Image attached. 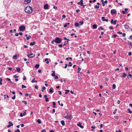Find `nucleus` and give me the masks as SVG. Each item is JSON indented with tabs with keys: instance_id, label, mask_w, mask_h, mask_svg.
<instances>
[{
	"instance_id": "nucleus-43",
	"label": "nucleus",
	"mask_w": 132,
	"mask_h": 132,
	"mask_svg": "<svg viewBox=\"0 0 132 132\" xmlns=\"http://www.w3.org/2000/svg\"><path fill=\"white\" fill-rule=\"evenodd\" d=\"M15 132H20V131L19 129H17L15 131Z\"/></svg>"
},
{
	"instance_id": "nucleus-9",
	"label": "nucleus",
	"mask_w": 132,
	"mask_h": 132,
	"mask_svg": "<svg viewBox=\"0 0 132 132\" xmlns=\"http://www.w3.org/2000/svg\"><path fill=\"white\" fill-rule=\"evenodd\" d=\"M48 5L47 4L44 5V8L45 9H48Z\"/></svg>"
},
{
	"instance_id": "nucleus-46",
	"label": "nucleus",
	"mask_w": 132,
	"mask_h": 132,
	"mask_svg": "<svg viewBox=\"0 0 132 132\" xmlns=\"http://www.w3.org/2000/svg\"><path fill=\"white\" fill-rule=\"evenodd\" d=\"M13 77L15 78H17L18 77V76L15 75H14L13 76Z\"/></svg>"
},
{
	"instance_id": "nucleus-19",
	"label": "nucleus",
	"mask_w": 132,
	"mask_h": 132,
	"mask_svg": "<svg viewBox=\"0 0 132 132\" xmlns=\"http://www.w3.org/2000/svg\"><path fill=\"white\" fill-rule=\"evenodd\" d=\"M61 123L62 125L63 126L65 125V122L63 120H62L61 121Z\"/></svg>"
},
{
	"instance_id": "nucleus-14",
	"label": "nucleus",
	"mask_w": 132,
	"mask_h": 132,
	"mask_svg": "<svg viewBox=\"0 0 132 132\" xmlns=\"http://www.w3.org/2000/svg\"><path fill=\"white\" fill-rule=\"evenodd\" d=\"M124 27L126 29H128L130 28L129 27L128 25L126 24L125 25Z\"/></svg>"
},
{
	"instance_id": "nucleus-64",
	"label": "nucleus",
	"mask_w": 132,
	"mask_h": 132,
	"mask_svg": "<svg viewBox=\"0 0 132 132\" xmlns=\"http://www.w3.org/2000/svg\"><path fill=\"white\" fill-rule=\"evenodd\" d=\"M35 88L36 89H37L38 88V86L37 85H35Z\"/></svg>"
},
{
	"instance_id": "nucleus-39",
	"label": "nucleus",
	"mask_w": 132,
	"mask_h": 132,
	"mask_svg": "<svg viewBox=\"0 0 132 132\" xmlns=\"http://www.w3.org/2000/svg\"><path fill=\"white\" fill-rule=\"evenodd\" d=\"M2 79L1 78H0V85H2Z\"/></svg>"
},
{
	"instance_id": "nucleus-12",
	"label": "nucleus",
	"mask_w": 132,
	"mask_h": 132,
	"mask_svg": "<svg viewBox=\"0 0 132 132\" xmlns=\"http://www.w3.org/2000/svg\"><path fill=\"white\" fill-rule=\"evenodd\" d=\"M80 2L81 3V5L83 6H86L85 5H83L84 4L83 3V0H80Z\"/></svg>"
},
{
	"instance_id": "nucleus-15",
	"label": "nucleus",
	"mask_w": 132,
	"mask_h": 132,
	"mask_svg": "<svg viewBox=\"0 0 132 132\" xmlns=\"http://www.w3.org/2000/svg\"><path fill=\"white\" fill-rule=\"evenodd\" d=\"M35 42H31L30 43V45L31 46H33L35 44Z\"/></svg>"
},
{
	"instance_id": "nucleus-63",
	"label": "nucleus",
	"mask_w": 132,
	"mask_h": 132,
	"mask_svg": "<svg viewBox=\"0 0 132 132\" xmlns=\"http://www.w3.org/2000/svg\"><path fill=\"white\" fill-rule=\"evenodd\" d=\"M19 34L21 36L22 35V33L21 32H20L19 33Z\"/></svg>"
},
{
	"instance_id": "nucleus-16",
	"label": "nucleus",
	"mask_w": 132,
	"mask_h": 132,
	"mask_svg": "<svg viewBox=\"0 0 132 132\" xmlns=\"http://www.w3.org/2000/svg\"><path fill=\"white\" fill-rule=\"evenodd\" d=\"M75 26L76 27H78L79 26V25H80V24H79V23H77V22H76L75 23Z\"/></svg>"
},
{
	"instance_id": "nucleus-31",
	"label": "nucleus",
	"mask_w": 132,
	"mask_h": 132,
	"mask_svg": "<svg viewBox=\"0 0 132 132\" xmlns=\"http://www.w3.org/2000/svg\"><path fill=\"white\" fill-rule=\"evenodd\" d=\"M101 19H102V21H105V19L104 17H102Z\"/></svg>"
},
{
	"instance_id": "nucleus-21",
	"label": "nucleus",
	"mask_w": 132,
	"mask_h": 132,
	"mask_svg": "<svg viewBox=\"0 0 132 132\" xmlns=\"http://www.w3.org/2000/svg\"><path fill=\"white\" fill-rule=\"evenodd\" d=\"M39 64H36L35 66V68L36 69H37L39 68Z\"/></svg>"
},
{
	"instance_id": "nucleus-52",
	"label": "nucleus",
	"mask_w": 132,
	"mask_h": 132,
	"mask_svg": "<svg viewBox=\"0 0 132 132\" xmlns=\"http://www.w3.org/2000/svg\"><path fill=\"white\" fill-rule=\"evenodd\" d=\"M131 52H129L128 53V55L129 56H130L131 55Z\"/></svg>"
},
{
	"instance_id": "nucleus-51",
	"label": "nucleus",
	"mask_w": 132,
	"mask_h": 132,
	"mask_svg": "<svg viewBox=\"0 0 132 132\" xmlns=\"http://www.w3.org/2000/svg\"><path fill=\"white\" fill-rule=\"evenodd\" d=\"M29 95V94L28 93H26L24 94V95L25 96H27Z\"/></svg>"
},
{
	"instance_id": "nucleus-50",
	"label": "nucleus",
	"mask_w": 132,
	"mask_h": 132,
	"mask_svg": "<svg viewBox=\"0 0 132 132\" xmlns=\"http://www.w3.org/2000/svg\"><path fill=\"white\" fill-rule=\"evenodd\" d=\"M109 29H113V28L112 26H110L109 27Z\"/></svg>"
},
{
	"instance_id": "nucleus-42",
	"label": "nucleus",
	"mask_w": 132,
	"mask_h": 132,
	"mask_svg": "<svg viewBox=\"0 0 132 132\" xmlns=\"http://www.w3.org/2000/svg\"><path fill=\"white\" fill-rule=\"evenodd\" d=\"M100 28H101V29L102 30H103V28H102V27H99V28H98V30H100Z\"/></svg>"
},
{
	"instance_id": "nucleus-25",
	"label": "nucleus",
	"mask_w": 132,
	"mask_h": 132,
	"mask_svg": "<svg viewBox=\"0 0 132 132\" xmlns=\"http://www.w3.org/2000/svg\"><path fill=\"white\" fill-rule=\"evenodd\" d=\"M69 59H70V60H72V58L71 57H68L66 59V60H68Z\"/></svg>"
},
{
	"instance_id": "nucleus-60",
	"label": "nucleus",
	"mask_w": 132,
	"mask_h": 132,
	"mask_svg": "<svg viewBox=\"0 0 132 132\" xmlns=\"http://www.w3.org/2000/svg\"><path fill=\"white\" fill-rule=\"evenodd\" d=\"M12 68H8V69L9 70H10L11 71L12 70Z\"/></svg>"
},
{
	"instance_id": "nucleus-37",
	"label": "nucleus",
	"mask_w": 132,
	"mask_h": 132,
	"mask_svg": "<svg viewBox=\"0 0 132 132\" xmlns=\"http://www.w3.org/2000/svg\"><path fill=\"white\" fill-rule=\"evenodd\" d=\"M31 82L32 83L37 82V81L36 80H33L31 81Z\"/></svg>"
},
{
	"instance_id": "nucleus-38",
	"label": "nucleus",
	"mask_w": 132,
	"mask_h": 132,
	"mask_svg": "<svg viewBox=\"0 0 132 132\" xmlns=\"http://www.w3.org/2000/svg\"><path fill=\"white\" fill-rule=\"evenodd\" d=\"M117 35H116L114 34L112 36V37L113 38H116L117 37Z\"/></svg>"
},
{
	"instance_id": "nucleus-4",
	"label": "nucleus",
	"mask_w": 132,
	"mask_h": 132,
	"mask_svg": "<svg viewBox=\"0 0 132 132\" xmlns=\"http://www.w3.org/2000/svg\"><path fill=\"white\" fill-rule=\"evenodd\" d=\"M27 56L29 58H32L35 56V55L34 53H32L30 54H27Z\"/></svg>"
},
{
	"instance_id": "nucleus-17",
	"label": "nucleus",
	"mask_w": 132,
	"mask_h": 132,
	"mask_svg": "<svg viewBox=\"0 0 132 132\" xmlns=\"http://www.w3.org/2000/svg\"><path fill=\"white\" fill-rule=\"evenodd\" d=\"M97 26L96 24H94L93 25L92 27L93 28L96 29L97 28Z\"/></svg>"
},
{
	"instance_id": "nucleus-2",
	"label": "nucleus",
	"mask_w": 132,
	"mask_h": 132,
	"mask_svg": "<svg viewBox=\"0 0 132 132\" xmlns=\"http://www.w3.org/2000/svg\"><path fill=\"white\" fill-rule=\"evenodd\" d=\"M25 11L27 13L30 14L32 12V8L31 6H27L25 9Z\"/></svg>"
},
{
	"instance_id": "nucleus-53",
	"label": "nucleus",
	"mask_w": 132,
	"mask_h": 132,
	"mask_svg": "<svg viewBox=\"0 0 132 132\" xmlns=\"http://www.w3.org/2000/svg\"><path fill=\"white\" fill-rule=\"evenodd\" d=\"M15 95H14L12 97V99H15Z\"/></svg>"
},
{
	"instance_id": "nucleus-30",
	"label": "nucleus",
	"mask_w": 132,
	"mask_h": 132,
	"mask_svg": "<svg viewBox=\"0 0 132 132\" xmlns=\"http://www.w3.org/2000/svg\"><path fill=\"white\" fill-rule=\"evenodd\" d=\"M94 8L96 9H98L100 7L99 6H97L96 5L94 6Z\"/></svg>"
},
{
	"instance_id": "nucleus-8",
	"label": "nucleus",
	"mask_w": 132,
	"mask_h": 132,
	"mask_svg": "<svg viewBox=\"0 0 132 132\" xmlns=\"http://www.w3.org/2000/svg\"><path fill=\"white\" fill-rule=\"evenodd\" d=\"M117 22V20H115L114 21L112 19L111 20V24H115Z\"/></svg>"
},
{
	"instance_id": "nucleus-13",
	"label": "nucleus",
	"mask_w": 132,
	"mask_h": 132,
	"mask_svg": "<svg viewBox=\"0 0 132 132\" xmlns=\"http://www.w3.org/2000/svg\"><path fill=\"white\" fill-rule=\"evenodd\" d=\"M128 43L131 47H132V43L131 42H129V41H128Z\"/></svg>"
},
{
	"instance_id": "nucleus-41",
	"label": "nucleus",
	"mask_w": 132,
	"mask_h": 132,
	"mask_svg": "<svg viewBox=\"0 0 132 132\" xmlns=\"http://www.w3.org/2000/svg\"><path fill=\"white\" fill-rule=\"evenodd\" d=\"M45 101L46 102H48L49 101V99H48V98L47 97L46 98H45Z\"/></svg>"
},
{
	"instance_id": "nucleus-33",
	"label": "nucleus",
	"mask_w": 132,
	"mask_h": 132,
	"mask_svg": "<svg viewBox=\"0 0 132 132\" xmlns=\"http://www.w3.org/2000/svg\"><path fill=\"white\" fill-rule=\"evenodd\" d=\"M57 102L59 104V105H61V106H63V104L62 103H61V104H60V101H58Z\"/></svg>"
},
{
	"instance_id": "nucleus-55",
	"label": "nucleus",
	"mask_w": 132,
	"mask_h": 132,
	"mask_svg": "<svg viewBox=\"0 0 132 132\" xmlns=\"http://www.w3.org/2000/svg\"><path fill=\"white\" fill-rule=\"evenodd\" d=\"M53 8L55 9H57V7L56 6H54L53 7Z\"/></svg>"
},
{
	"instance_id": "nucleus-1",
	"label": "nucleus",
	"mask_w": 132,
	"mask_h": 132,
	"mask_svg": "<svg viewBox=\"0 0 132 132\" xmlns=\"http://www.w3.org/2000/svg\"><path fill=\"white\" fill-rule=\"evenodd\" d=\"M62 42V39L59 37H56L54 39H53L51 42L52 44H54V42L57 44H60Z\"/></svg>"
},
{
	"instance_id": "nucleus-26",
	"label": "nucleus",
	"mask_w": 132,
	"mask_h": 132,
	"mask_svg": "<svg viewBox=\"0 0 132 132\" xmlns=\"http://www.w3.org/2000/svg\"><path fill=\"white\" fill-rule=\"evenodd\" d=\"M17 57V55H15L13 56V58L14 59H16Z\"/></svg>"
},
{
	"instance_id": "nucleus-7",
	"label": "nucleus",
	"mask_w": 132,
	"mask_h": 132,
	"mask_svg": "<svg viewBox=\"0 0 132 132\" xmlns=\"http://www.w3.org/2000/svg\"><path fill=\"white\" fill-rule=\"evenodd\" d=\"M81 124V123L79 122L77 124V125L78 126L80 127L81 128L83 129L84 128V126H82Z\"/></svg>"
},
{
	"instance_id": "nucleus-57",
	"label": "nucleus",
	"mask_w": 132,
	"mask_h": 132,
	"mask_svg": "<svg viewBox=\"0 0 132 132\" xmlns=\"http://www.w3.org/2000/svg\"><path fill=\"white\" fill-rule=\"evenodd\" d=\"M65 66H64V68L65 69V68H67L68 65L67 64H65Z\"/></svg>"
},
{
	"instance_id": "nucleus-34",
	"label": "nucleus",
	"mask_w": 132,
	"mask_h": 132,
	"mask_svg": "<svg viewBox=\"0 0 132 132\" xmlns=\"http://www.w3.org/2000/svg\"><path fill=\"white\" fill-rule=\"evenodd\" d=\"M69 64L68 65V66L71 67L72 66V63L71 62H69Z\"/></svg>"
},
{
	"instance_id": "nucleus-36",
	"label": "nucleus",
	"mask_w": 132,
	"mask_h": 132,
	"mask_svg": "<svg viewBox=\"0 0 132 132\" xmlns=\"http://www.w3.org/2000/svg\"><path fill=\"white\" fill-rule=\"evenodd\" d=\"M79 24L80 25H82V24L83 23V21L80 22H79Z\"/></svg>"
},
{
	"instance_id": "nucleus-44",
	"label": "nucleus",
	"mask_w": 132,
	"mask_h": 132,
	"mask_svg": "<svg viewBox=\"0 0 132 132\" xmlns=\"http://www.w3.org/2000/svg\"><path fill=\"white\" fill-rule=\"evenodd\" d=\"M22 102L24 103L25 105H26L27 104V103L26 102V101H22Z\"/></svg>"
},
{
	"instance_id": "nucleus-3",
	"label": "nucleus",
	"mask_w": 132,
	"mask_h": 132,
	"mask_svg": "<svg viewBox=\"0 0 132 132\" xmlns=\"http://www.w3.org/2000/svg\"><path fill=\"white\" fill-rule=\"evenodd\" d=\"M19 29L21 31H23L25 29V27L24 26H20L19 27Z\"/></svg>"
},
{
	"instance_id": "nucleus-22",
	"label": "nucleus",
	"mask_w": 132,
	"mask_h": 132,
	"mask_svg": "<svg viewBox=\"0 0 132 132\" xmlns=\"http://www.w3.org/2000/svg\"><path fill=\"white\" fill-rule=\"evenodd\" d=\"M53 72L52 73L51 75L52 76H55V71H53Z\"/></svg>"
},
{
	"instance_id": "nucleus-20",
	"label": "nucleus",
	"mask_w": 132,
	"mask_h": 132,
	"mask_svg": "<svg viewBox=\"0 0 132 132\" xmlns=\"http://www.w3.org/2000/svg\"><path fill=\"white\" fill-rule=\"evenodd\" d=\"M16 69L18 72H19L20 70V68H16Z\"/></svg>"
},
{
	"instance_id": "nucleus-59",
	"label": "nucleus",
	"mask_w": 132,
	"mask_h": 132,
	"mask_svg": "<svg viewBox=\"0 0 132 132\" xmlns=\"http://www.w3.org/2000/svg\"><path fill=\"white\" fill-rule=\"evenodd\" d=\"M55 112V109H53L52 111V113H54Z\"/></svg>"
},
{
	"instance_id": "nucleus-61",
	"label": "nucleus",
	"mask_w": 132,
	"mask_h": 132,
	"mask_svg": "<svg viewBox=\"0 0 132 132\" xmlns=\"http://www.w3.org/2000/svg\"><path fill=\"white\" fill-rule=\"evenodd\" d=\"M19 34L18 33H16V34H15V36H18L19 35Z\"/></svg>"
},
{
	"instance_id": "nucleus-23",
	"label": "nucleus",
	"mask_w": 132,
	"mask_h": 132,
	"mask_svg": "<svg viewBox=\"0 0 132 132\" xmlns=\"http://www.w3.org/2000/svg\"><path fill=\"white\" fill-rule=\"evenodd\" d=\"M37 122L38 123L40 124L41 123V120L40 119H38L37 121Z\"/></svg>"
},
{
	"instance_id": "nucleus-18",
	"label": "nucleus",
	"mask_w": 132,
	"mask_h": 132,
	"mask_svg": "<svg viewBox=\"0 0 132 132\" xmlns=\"http://www.w3.org/2000/svg\"><path fill=\"white\" fill-rule=\"evenodd\" d=\"M68 117V120H71L72 119V115L71 114L69 115Z\"/></svg>"
},
{
	"instance_id": "nucleus-45",
	"label": "nucleus",
	"mask_w": 132,
	"mask_h": 132,
	"mask_svg": "<svg viewBox=\"0 0 132 132\" xmlns=\"http://www.w3.org/2000/svg\"><path fill=\"white\" fill-rule=\"evenodd\" d=\"M58 46L60 47V48H61L63 46V45L62 44H59L58 45Z\"/></svg>"
},
{
	"instance_id": "nucleus-56",
	"label": "nucleus",
	"mask_w": 132,
	"mask_h": 132,
	"mask_svg": "<svg viewBox=\"0 0 132 132\" xmlns=\"http://www.w3.org/2000/svg\"><path fill=\"white\" fill-rule=\"evenodd\" d=\"M41 132H46V131L45 130L43 129L42 130Z\"/></svg>"
},
{
	"instance_id": "nucleus-62",
	"label": "nucleus",
	"mask_w": 132,
	"mask_h": 132,
	"mask_svg": "<svg viewBox=\"0 0 132 132\" xmlns=\"http://www.w3.org/2000/svg\"><path fill=\"white\" fill-rule=\"evenodd\" d=\"M132 35H130V36H129V39H132Z\"/></svg>"
},
{
	"instance_id": "nucleus-54",
	"label": "nucleus",
	"mask_w": 132,
	"mask_h": 132,
	"mask_svg": "<svg viewBox=\"0 0 132 132\" xmlns=\"http://www.w3.org/2000/svg\"><path fill=\"white\" fill-rule=\"evenodd\" d=\"M121 12L123 14H125L126 13L125 12V11H122Z\"/></svg>"
},
{
	"instance_id": "nucleus-32",
	"label": "nucleus",
	"mask_w": 132,
	"mask_h": 132,
	"mask_svg": "<svg viewBox=\"0 0 132 132\" xmlns=\"http://www.w3.org/2000/svg\"><path fill=\"white\" fill-rule=\"evenodd\" d=\"M31 38V36L30 35H29L28 36V37H26V39L27 40H28Z\"/></svg>"
},
{
	"instance_id": "nucleus-49",
	"label": "nucleus",
	"mask_w": 132,
	"mask_h": 132,
	"mask_svg": "<svg viewBox=\"0 0 132 132\" xmlns=\"http://www.w3.org/2000/svg\"><path fill=\"white\" fill-rule=\"evenodd\" d=\"M24 80H26V77L25 76H23V79Z\"/></svg>"
},
{
	"instance_id": "nucleus-6",
	"label": "nucleus",
	"mask_w": 132,
	"mask_h": 132,
	"mask_svg": "<svg viewBox=\"0 0 132 132\" xmlns=\"http://www.w3.org/2000/svg\"><path fill=\"white\" fill-rule=\"evenodd\" d=\"M9 124L7 126L8 128H9L11 126H12L13 125V123L11 121H9Z\"/></svg>"
},
{
	"instance_id": "nucleus-28",
	"label": "nucleus",
	"mask_w": 132,
	"mask_h": 132,
	"mask_svg": "<svg viewBox=\"0 0 132 132\" xmlns=\"http://www.w3.org/2000/svg\"><path fill=\"white\" fill-rule=\"evenodd\" d=\"M52 103H53V107L54 108H55V105H56V103H55V102H53Z\"/></svg>"
},
{
	"instance_id": "nucleus-24",
	"label": "nucleus",
	"mask_w": 132,
	"mask_h": 132,
	"mask_svg": "<svg viewBox=\"0 0 132 132\" xmlns=\"http://www.w3.org/2000/svg\"><path fill=\"white\" fill-rule=\"evenodd\" d=\"M122 74H123V75L122 76L123 77H125L127 75V74L124 72L122 73Z\"/></svg>"
},
{
	"instance_id": "nucleus-10",
	"label": "nucleus",
	"mask_w": 132,
	"mask_h": 132,
	"mask_svg": "<svg viewBox=\"0 0 132 132\" xmlns=\"http://www.w3.org/2000/svg\"><path fill=\"white\" fill-rule=\"evenodd\" d=\"M31 0H25L24 2L25 4H27L31 2Z\"/></svg>"
},
{
	"instance_id": "nucleus-58",
	"label": "nucleus",
	"mask_w": 132,
	"mask_h": 132,
	"mask_svg": "<svg viewBox=\"0 0 132 132\" xmlns=\"http://www.w3.org/2000/svg\"><path fill=\"white\" fill-rule=\"evenodd\" d=\"M62 18H65L66 17V16L65 15H63L62 16Z\"/></svg>"
},
{
	"instance_id": "nucleus-29",
	"label": "nucleus",
	"mask_w": 132,
	"mask_h": 132,
	"mask_svg": "<svg viewBox=\"0 0 132 132\" xmlns=\"http://www.w3.org/2000/svg\"><path fill=\"white\" fill-rule=\"evenodd\" d=\"M116 85L115 84H113L112 85V89H115Z\"/></svg>"
},
{
	"instance_id": "nucleus-11",
	"label": "nucleus",
	"mask_w": 132,
	"mask_h": 132,
	"mask_svg": "<svg viewBox=\"0 0 132 132\" xmlns=\"http://www.w3.org/2000/svg\"><path fill=\"white\" fill-rule=\"evenodd\" d=\"M53 89L52 88H51L49 89V92L50 93L53 92Z\"/></svg>"
},
{
	"instance_id": "nucleus-40",
	"label": "nucleus",
	"mask_w": 132,
	"mask_h": 132,
	"mask_svg": "<svg viewBox=\"0 0 132 132\" xmlns=\"http://www.w3.org/2000/svg\"><path fill=\"white\" fill-rule=\"evenodd\" d=\"M26 87L24 86V85H22V88H26Z\"/></svg>"
},
{
	"instance_id": "nucleus-27",
	"label": "nucleus",
	"mask_w": 132,
	"mask_h": 132,
	"mask_svg": "<svg viewBox=\"0 0 132 132\" xmlns=\"http://www.w3.org/2000/svg\"><path fill=\"white\" fill-rule=\"evenodd\" d=\"M69 92V90H65V94H67L68 92Z\"/></svg>"
},
{
	"instance_id": "nucleus-5",
	"label": "nucleus",
	"mask_w": 132,
	"mask_h": 132,
	"mask_svg": "<svg viewBox=\"0 0 132 132\" xmlns=\"http://www.w3.org/2000/svg\"><path fill=\"white\" fill-rule=\"evenodd\" d=\"M116 12L117 11L115 9H112L111 11V13L112 14H116Z\"/></svg>"
},
{
	"instance_id": "nucleus-47",
	"label": "nucleus",
	"mask_w": 132,
	"mask_h": 132,
	"mask_svg": "<svg viewBox=\"0 0 132 132\" xmlns=\"http://www.w3.org/2000/svg\"><path fill=\"white\" fill-rule=\"evenodd\" d=\"M33 26L34 27V28L35 29H36L38 28V27L37 26L35 25H33Z\"/></svg>"
},
{
	"instance_id": "nucleus-48",
	"label": "nucleus",
	"mask_w": 132,
	"mask_h": 132,
	"mask_svg": "<svg viewBox=\"0 0 132 132\" xmlns=\"http://www.w3.org/2000/svg\"><path fill=\"white\" fill-rule=\"evenodd\" d=\"M54 78L55 79H57L58 78V77L57 76H55Z\"/></svg>"
},
{
	"instance_id": "nucleus-35",
	"label": "nucleus",
	"mask_w": 132,
	"mask_h": 132,
	"mask_svg": "<svg viewBox=\"0 0 132 132\" xmlns=\"http://www.w3.org/2000/svg\"><path fill=\"white\" fill-rule=\"evenodd\" d=\"M128 111H129V112L130 113H132V111H130V109H128Z\"/></svg>"
}]
</instances>
